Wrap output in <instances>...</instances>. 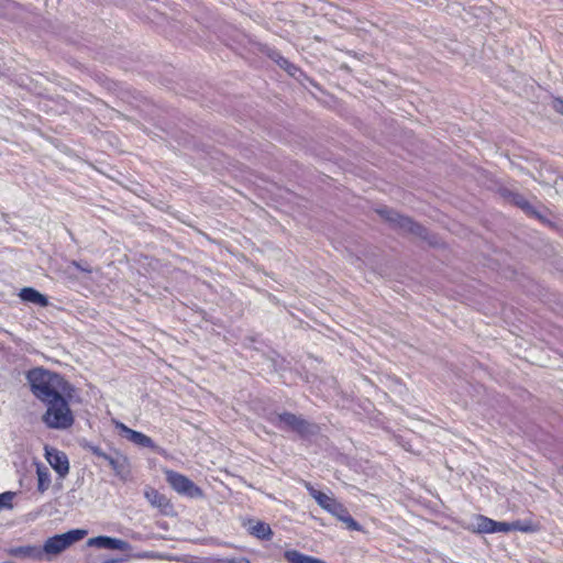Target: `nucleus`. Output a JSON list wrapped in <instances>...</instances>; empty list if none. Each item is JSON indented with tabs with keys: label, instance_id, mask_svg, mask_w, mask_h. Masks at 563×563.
Returning <instances> with one entry per match:
<instances>
[{
	"label": "nucleus",
	"instance_id": "1",
	"mask_svg": "<svg viewBox=\"0 0 563 563\" xmlns=\"http://www.w3.org/2000/svg\"><path fill=\"white\" fill-rule=\"evenodd\" d=\"M32 394L42 402L53 399L60 394L67 397H76V388L62 375L36 367L26 374Z\"/></svg>",
	"mask_w": 563,
	"mask_h": 563
},
{
	"label": "nucleus",
	"instance_id": "2",
	"mask_svg": "<svg viewBox=\"0 0 563 563\" xmlns=\"http://www.w3.org/2000/svg\"><path fill=\"white\" fill-rule=\"evenodd\" d=\"M75 397H67L65 394L45 401L46 411L42 416V421L49 429L67 430L74 422L75 417L70 409V402Z\"/></svg>",
	"mask_w": 563,
	"mask_h": 563
},
{
	"label": "nucleus",
	"instance_id": "3",
	"mask_svg": "<svg viewBox=\"0 0 563 563\" xmlns=\"http://www.w3.org/2000/svg\"><path fill=\"white\" fill-rule=\"evenodd\" d=\"M306 489L317 504L327 512L335 517L339 521L345 525L349 530L362 531L361 525L353 519L347 508L333 496L317 490L309 482H303Z\"/></svg>",
	"mask_w": 563,
	"mask_h": 563
},
{
	"label": "nucleus",
	"instance_id": "4",
	"mask_svg": "<svg viewBox=\"0 0 563 563\" xmlns=\"http://www.w3.org/2000/svg\"><path fill=\"white\" fill-rule=\"evenodd\" d=\"M85 529H73L62 534H55L48 538L42 545L43 558L51 560L68 549L74 543L82 540L87 536Z\"/></svg>",
	"mask_w": 563,
	"mask_h": 563
},
{
	"label": "nucleus",
	"instance_id": "5",
	"mask_svg": "<svg viewBox=\"0 0 563 563\" xmlns=\"http://www.w3.org/2000/svg\"><path fill=\"white\" fill-rule=\"evenodd\" d=\"M377 213L395 229H398L404 233H410L423 240H428V230L409 217L402 216L387 207L377 209Z\"/></svg>",
	"mask_w": 563,
	"mask_h": 563
},
{
	"label": "nucleus",
	"instance_id": "6",
	"mask_svg": "<svg viewBox=\"0 0 563 563\" xmlns=\"http://www.w3.org/2000/svg\"><path fill=\"white\" fill-rule=\"evenodd\" d=\"M166 481L172 486V488L177 492L179 495L187 496L190 498H202L203 492L200 487H198L191 479L187 476L174 472L166 471Z\"/></svg>",
	"mask_w": 563,
	"mask_h": 563
},
{
	"label": "nucleus",
	"instance_id": "7",
	"mask_svg": "<svg viewBox=\"0 0 563 563\" xmlns=\"http://www.w3.org/2000/svg\"><path fill=\"white\" fill-rule=\"evenodd\" d=\"M45 457L52 468L58 474L60 478H65L69 473V461L67 455L55 449L45 448Z\"/></svg>",
	"mask_w": 563,
	"mask_h": 563
},
{
	"label": "nucleus",
	"instance_id": "8",
	"mask_svg": "<svg viewBox=\"0 0 563 563\" xmlns=\"http://www.w3.org/2000/svg\"><path fill=\"white\" fill-rule=\"evenodd\" d=\"M88 547H95L98 549H108V550H118V551H126L130 549V544L121 539L108 537V536H99L95 538H90L87 541Z\"/></svg>",
	"mask_w": 563,
	"mask_h": 563
},
{
	"label": "nucleus",
	"instance_id": "9",
	"mask_svg": "<svg viewBox=\"0 0 563 563\" xmlns=\"http://www.w3.org/2000/svg\"><path fill=\"white\" fill-rule=\"evenodd\" d=\"M8 554L10 556L20 559V560H33V561H42L43 552L42 547L36 544H25L13 547L8 550Z\"/></svg>",
	"mask_w": 563,
	"mask_h": 563
},
{
	"label": "nucleus",
	"instance_id": "10",
	"mask_svg": "<svg viewBox=\"0 0 563 563\" xmlns=\"http://www.w3.org/2000/svg\"><path fill=\"white\" fill-rule=\"evenodd\" d=\"M273 422L276 423L279 428L286 427L299 433H305L308 430V423L290 412L277 415L273 419Z\"/></svg>",
	"mask_w": 563,
	"mask_h": 563
},
{
	"label": "nucleus",
	"instance_id": "11",
	"mask_svg": "<svg viewBox=\"0 0 563 563\" xmlns=\"http://www.w3.org/2000/svg\"><path fill=\"white\" fill-rule=\"evenodd\" d=\"M145 497L153 507L158 509L161 514L168 516L174 512V507L170 500L165 495L158 493L157 490H147L145 493Z\"/></svg>",
	"mask_w": 563,
	"mask_h": 563
},
{
	"label": "nucleus",
	"instance_id": "12",
	"mask_svg": "<svg viewBox=\"0 0 563 563\" xmlns=\"http://www.w3.org/2000/svg\"><path fill=\"white\" fill-rule=\"evenodd\" d=\"M20 297L23 301L32 302L40 307H46L48 305L47 298L31 287L21 289Z\"/></svg>",
	"mask_w": 563,
	"mask_h": 563
},
{
	"label": "nucleus",
	"instance_id": "13",
	"mask_svg": "<svg viewBox=\"0 0 563 563\" xmlns=\"http://www.w3.org/2000/svg\"><path fill=\"white\" fill-rule=\"evenodd\" d=\"M66 272L71 278H86V274H90L91 266L87 262H69L66 266Z\"/></svg>",
	"mask_w": 563,
	"mask_h": 563
},
{
	"label": "nucleus",
	"instance_id": "14",
	"mask_svg": "<svg viewBox=\"0 0 563 563\" xmlns=\"http://www.w3.org/2000/svg\"><path fill=\"white\" fill-rule=\"evenodd\" d=\"M284 558L288 563H327L323 560L303 554L297 550H287Z\"/></svg>",
	"mask_w": 563,
	"mask_h": 563
},
{
	"label": "nucleus",
	"instance_id": "15",
	"mask_svg": "<svg viewBox=\"0 0 563 563\" xmlns=\"http://www.w3.org/2000/svg\"><path fill=\"white\" fill-rule=\"evenodd\" d=\"M36 475H37V490L40 493H45L51 486V472L48 467L43 464L36 465Z\"/></svg>",
	"mask_w": 563,
	"mask_h": 563
},
{
	"label": "nucleus",
	"instance_id": "16",
	"mask_svg": "<svg viewBox=\"0 0 563 563\" xmlns=\"http://www.w3.org/2000/svg\"><path fill=\"white\" fill-rule=\"evenodd\" d=\"M115 431L122 439L141 445V432L134 431L121 422H115Z\"/></svg>",
	"mask_w": 563,
	"mask_h": 563
},
{
	"label": "nucleus",
	"instance_id": "17",
	"mask_svg": "<svg viewBox=\"0 0 563 563\" xmlns=\"http://www.w3.org/2000/svg\"><path fill=\"white\" fill-rule=\"evenodd\" d=\"M89 450L91 451V453L93 455H96V456L107 461L112 470H114L118 473L120 472L121 463H120V460L118 457H113V456L107 454L99 446L89 445Z\"/></svg>",
	"mask_w": 563,
	"mask_h": 563
},
{
	"label": "nucleus",
	"instance_id": "18",
	"mask_svg": "<svg viewBox=\"0 0 563 563\" xmlns=\"http://www.w3.org/2000/svg\"><path fill=\"white\" fill-rule=\"evenodd\" d=\"M512 530H519V531L527 532V531H531V527L523 526V525H521L520 521H515V522L496 521L495 532H509Z\"/></svg>",
	"mask_w": 563,
	"mask_h": 563
},
{
	"label": "nucleus",
	"instance_id": "19",
	"mask_svg": "<svg viewBox=\"0 0 563 563\" xmlns=\"http://www.w3.org/2000/svg\"><path fill=\"white\" fill-rule=\"evenodd\" d=\"M496 521L485 516H477L476 529L481 533H494Z\"/></svg>",
	"mask_w": 563,
	"mask_h": 563
},
{
	"label": "nucleus",
	"instance_id": "20",
	"mask_svg": "<svg viewBox=\"0 0 563 563\" xmlns=\"http://www.w3.org/2000/svg\"><path fill=\"white\" fill-rule=\"evenodd\" d=\"M251 531L254 536L263 540H268L273 533L271 527L262 521H258L252 526Z\"/></svg>",
	"mask_w": 563,
	"mask_h": 563
},
{
	"label": "nucleus",
	"instance_id": "21",
	"mask_svg": "<svg viewBox=\"0 0 563 563\" xmlns=\"http://www.w3.org/2000/svg\"><path fill=\"white\" fill-rule=\"evenodd\" d=\"M272 58H274L276 63L282 68H284L289 75L295 76L298 68L295 65H292L288 59L280 56L278 53H274V55H272Z\"/></svg>",
	"mask_w": 563,
	"mask_h": 563
},
{
	"label": "nucleus",
	"instance_id": "22",
	"mask_svg": "<svg viewBox=\"0 0 563 563\" xmlns=\"http://www.w3.org/2000/svg\"><path fill=\"white\" fill-rule=\"evenodd\" d=\"M15 496V493L13 492H5L0 494V510L1 509H11L12 508V500Z\"/></svg>",
	"mask_w": 563,
	"mask_h": 563
},
{
	"label": "nucleus",
	"instance_id": "23",
	"mask_svg": "<svg viewBox=\"0 0 563 563\" xmlns=\"http://www.w3.org/2000/svg\"><path fill=\"white\" fill-rule=\"evenodd\" d=\"M145 448L146 449H151V450H153L155 452H158V453H163L164 452L161 448L156 446L153 443L151 438H148V437L143 434V449H145Z\"/></svg>",
	"mask_w": 563,
	"mask_h": 563
},
{
	"label": "nucleus",
	"instance_id": "24",
	"mask_svg": "<svg viewBox=\"0 0 563 563\" xmlns=\"http://www.w3.org/2000/svg\"><path fill=\"white\" fill-rule=\"evenodd\" d=\"M515 202L517 206H519L521 209L526 211H529L531 209L530 203L521 196L516 197Z\"/></svg>",
	"mask_w": 563,
	"mask_h": 563
},
{
	"label": "nucleus",
	"instance_id": "25",
	"mask_svg": "<svg viewBox=\"0 0 563 563\" xmlns=\"http://www.w3.org/2000/svg\"><path fill=\"white\" fill-rule=\"evenodd\" d=\"M552 107L558 113L563 115V99L555 98L552 102Z\"/></svg>",
	"mask_w": 563,
	"mask_h": 563
},
{
	"label": "nucleus",
	"instance_id": "26",
	"mask_svg": "<svg viewBox=\"0 0 563 563\" xmlns=\"http://www.w3.org/2000/svg\"><path fill=\"white\" fill-rule=\"evenodd\" d=\"M213 563H251L247 559L239 558V559H232V560H219Z\"/></svg>",
	"mask_w": 563,
	"mask_h": 563
},
{
	"label": "nucleus",
	"instance_id": "27",
	"mask_svg": "<svg viewBox=\"0 0 563 563\" xmlns=\"http://www.w3.org/2000/svg\"><path fill=\"white\" fill-rule=\"evenodd\" d=\"M106 563H122V562H121V561H119V560H109V561H107Z\"/></svg>",
	"mask_w": 563,
	"mask_h": 563
}]
</instances>
